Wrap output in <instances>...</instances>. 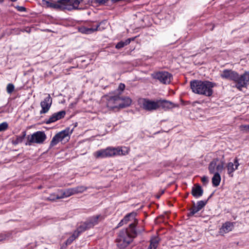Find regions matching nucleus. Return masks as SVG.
Here are the masks:
<instances>
[{"instance_id":"15","label":"nucleus","mask_w":249,"mask_h":249,"mask_svg":"<svg viewBox=\"0 0 249 249\" xmlns=\"http://www.w3.org/2000/svg\"><path fill=\"white\" fill-rule=\"evenodd\" d=\"M206 202L201 200L198 201L196 205H194L190 209L188 215L190 216L194 215L199 211L206 205Z\"/></svg>"},{"instance_id":"19","label":"nucleus","mask_w":249,"mask_h":249,"mask_svg":"<svg viewBox=\"0 0 249 249\" xmlns=\"http://www.w3.org/2000/svg\"><path fill=\"white\" fill-rule=\"evenodd\" d=\"M103 218V216L100 214L94 215L89 217L88 220L86 221V222L89 228H91L94 226L97 225L98 223L99 220H101Z\"/></svg>"},{"instance_id":"12","label":"nucleus","mask_w":249,"mask_h":249,"mask_svg":"<svg viewBox=\"0 0 249 249\" xmlns=\"http://www.w3.org/2000/svg\"><path fill=\"white\" fill-rule=\"evenodd\" d=\"M121 101L120 97L118 96H110L107 98V106L108 108L113 109L119 108V102Z\"/></svg>"},{"instance_id":"29","label":"nucleus","mask_w":249,"mask_h":249,"mask_svg":"<svg viewBox=\"0 0 249 249\" xmlns=\"http://www.w3.org/2000/svg\"><path fill=\"white\" fill-rule=\"evenodd\" d=\"M133 39H134L133 38H129L127 39L126 40H125L124 41H120L116 45L115 48L117 49H121V48L124 47V46L129 44L130 43L131 41L133 40Z\"/></svg>"},{"instance_id":"35","label":"nucleus","mask_w":249,"mask_h":249,"mask_svg":"<svg viewBox=\"0 0 249 249\" xmlns=\"http://www.w3.org/2000/svg\"><path fill=\"white\" fill-rule=\"evenodd\" d=\"M223 168H224V165H223V162L221 163V164H217L216 163V171H217V172H221L222 171V170L223 169Z\"/></svg>"},{"instance_id":"10","label":"nucleus","mask_w":249,"mask_h":249,"mask_svg":"<svg viewBox=\"0 0 249 249\" xmlns=\"http://www.w3.org/2000/svg\"><path fill=\"white\" fill-rule=\"evenodd\" d=\"M52 104V99L49 94H47V97L41 102L40 106L41 110L40 111V114L47 113L50 109Z\"/></svg>"},{"instance_id":"27","label":"nucleus","mask_w":249,"mask_h":249,"mask_svg":"<svg viewBox=\"0 0 249 249\" xmlns=\"http://www.w3.org/2000/svg\"><path fill=\"white\" fill-rule=\"evenodd\" d=\"M89 229L90 228L86 221L78 226L75 231H76L79 235L82 232Z\"/></svg>"},{"instance_id":"40","label":"nucleus","mask_w":249,"mask_h":249,"mask_svg":"<svg viewBox=\"0 0 249 249\" xmlns=\"http://www.w3.org/2000/svg\"><path fill=\"white\" fill-rule=\"evenodd\" d=\"M201 181L204 183H207L208 182V178L207 177L204 176L201 178Z\"/></svg>"},{"instance_id":"7","label":"nucleus","mask_w":249,"mask_h":249,"mask_svg":"<svg viewBox=\"0 0 249 249\" xmlns=\"http://www.w3.org/2000/svg\"><path fill=\"white\" fill-rule=\"evenodd\" d=\"M151 76L154 79L158 80L164 84H169L172 79V74L165 71L154 72L151 74Z\"/></svg>"},{"instance_id":"13","label":"nucleus","mask_w":249,"mask_h":249,"mask_svg":"<svg viewBox=\"0 0 249 249\" xmlns=\"http://www.w3.org/2000/svg\"><path fill=\"white\" fill-rule=\"evenodd\" d=\"M234 227V223L227 221L223 223L219 229V233L221 235H224L225 234L232 231Z\"/></svg>"},{"instance_id":"26","label":"nucleus","mask_w":249,"mask_h":249,"mask_svg":"<svg viewBox=\"0 0 249 249\" xmlns=\"http://www.w3.org/2000/svg\"><path fill=\"white\" fill-rule=\"evenodd\" d=\"M221 177L220 174L218 172L215 173L212 178L213 185L217 187L219 185Z\"/></svg>"},{"instance_id":"6","label":"nucleus","mask_w":249,"mask_h":249,"mask_svg":"<svg viewBox=\"0 0 249 249\" xmlns=\"http://www.w3.org/2000/svg\"><path fill=\"white\" fill-rule=\"evenodd\" d=\"M234 83H235V87L239 90H241L243 88H247L249 85V71H246L242 74L238 75L235 79Z\"/></svg>"},{"instance_id":"36","label":"nucleus","mask_w":249,"mask_h":249,"mask_svg":"<svg viewBox=\"0 0 249 249\" xmlns=\"http://www.w3.org/2000/svg\"><path fill=\"white\" fill-rule=\"evenodd\" d=\"M240 130L246 132H249V125H241L240 126Z\"/></svg>"},{"instance_id":"22","label":"nucleus","mask_w":249,"mask_h":249,"mask_svg":"<svg viewBox=\"0 0 249 249\" xmlns=\"http://www.w3.org/2000/svg\"><path fill=\"white\" fill-rule=\"evenodd\" d=\"M59 193L60 194L61 199L68 197L74 195L72 188H69L65 190H60L59 191Z\"/></svg>"},{"instance_id":"37","label":"nucleus","mask_w":249,"mask_h":249,"mask_svg":"<svg viewBox=\"0 0 249 249\" xmlns=\"http://www.w3.org/2000/svg\"><path fill=\"white\" fill-rule=\"evenodd\" d=\"M9 236V235L5 234V233H1L0 234V241H3L4 240L8 238Z\"/></svg>"},{"instance_id":"21","label":"nucleus","mask_w":249,"mask_h":249,"mask_svg":"<svg viewBox=\"0 0 249 249\" xmlns=\"http://www.w3.org/2000/svg\"><path fill=\"white\" fill-rule=\"evenodd\" d=\"M203 192L201 187L199 185L196 184L192 188V194L196 198H198L201 196L203 194Z\"/></svg>"},{"instance_id":"1","label":"nucleus","mask_w":249,"mask_h":249,"mask_svg":"<svg viewBox=\"0 0 249 249\" xmlns=\"http://www.w3.org/2000/svg\"><path fill=\"white\" fill-rule=\"evenodd\" d=\"M129 148L125 146H108L94 152L93 156L96 159H105L116 156H125L128 154Z\"/></svg>"},{"instance_id":"23","label":"nucleus","mask_w":249,"mask_h":249,"mask_svg":"<svg viewBox=\"0 0 249 249\" xmlns=\"http://www.w3.org/2000/svg\"><path fill=\"white\" fill-rule=\"evenodd\" d=\"M160 239L158 236H154L151 238L150 245L148 249H156L158 247Z\"/></svg>"},{"instance_id":"11","label":"nucleus","mask_w":249,"mask_h":249,"mask_svg":"<svg viewBox=\"0 0 249 249\" xmlns=\"http://www.w3.org/2000/svg\"><path fill=\"white\" fill-rule=\"evenodd\" d=\"M66 115V112L64 110H61L53 114L48 119H46V124H50L54 123L62 118H63Z\"/></svg>"},{"instance_id":"42","label":"nucleus","mask_w":249,"mask_h":249,"mask_svg":"<svg viewBox=\"0 0 249 249\" xmlns=\"http://www.w3.org/2000/svg\"><path fill=\"white\" fill-rule=\"evenodd\" d=\"M4 1V0H0V3H2Z\"/></svg>"},{"instance_id":"8","label":"nucleus","mask_w":249,"mask_h":249,"mask_svg":"<svg viewBox=\"0 0 249 249\" xmlns=\"http://www.w3.org/2000/svg\"><path fill=\"white\" fill-rule=\"evenodd\" d=\"M139 103L143 109L151 111L158 109V100L153 101L146 98L140 100Z\"/></svg>"},{"instance_id":"24","label":"nucleus","mask_w":249,"mask_h":249,"mask_svg":"<svg viewBox=\"0 0 249 249\" xmlns=\"http://www.w3.org/2000/svg\"><path fill=\"white\" fill-rule=\"evenodd\" d=\"M121 101L119 102V108H124L128 107L131 103V99L129 97L121 98Z\"/></svg>"},{"instance_id":"43","label":"nucleus","mask_w":249,"mask_h":249,"mask_svg":"<svg viewBox=\"0 0 249 249\" xmlns=\"http://www.w3.org/2000/svg\"><path fill=\"white\" fill-rule=\"evenodd\" d=\"M11 0L12 1H13V2H15V1H16L17 0Z\"/></svg>"},{"instance_id":"28","label":"nucleus","mask_w":249,"mask_h":249,"mask_svg":"<svg viewBox=\"0 0 249 249\" xmlns=\"http://www.w3.org/2000/svg\"><path fill=\"white\" fill-rule=\"evenodd\" d=\"M218 161V159H214L209 164V170L211 174H214L216 171V162Z\"/></svg>"},{"instance_id":"31","label":"nucleus","mask_w":249,"mask_h":249,"mask_svg":"<svg viewBox=\"0 0 249 249\" xmlns=\"http://www.w3.org/2000/svg\"><path fill=\"white\" fill-rule=\"evenodd\" d=\"M72 188L73 189L74 194H76L78 193H82L86 191L88 189V187L84 186H79Z\"/></svg>"},{"instance_id":"32","label":"nucleus","mask_w":249,"mask_h":249,"mask_svg":"<svg viewBox=\"0 0 249 249\" xmlns=\"http://www.w3.org/2000/svg\"><path fill=\"white\" fill-rule=\"evenodd\" d=\"M61 199L60 194H52L49 197L46 198V200L54 201L56 199Z\"/></svg>"},{"instance_id":"14","label":"nucleus","mask_w":249,"mask_h":249,"mask_svg":"<svg viewBox=\"0 0 249 249\" xmlns=\"http://www.w3.org/2000/svg\"><path fill=\"white\" fill-rule=\"evenodd\" d=\"M239 165L240 164L237 158L234 160L233 162H230L228 163L227 165V168L228 170V174L230 177H233V173L238 169Z\"/></svg>"},{"instance_id":"20","label":"nucleus","mask_w":249,"mask_h":249,"mask_svg":"<svg viewBox=\"0 0 249 249\" xmlns=\"http://www.w3.org/2000/svg\"><path fill=\"white\" fill-rule=\"evenodd\" d=\"M83 0H61V3L66 6H70L71 7H68V9H71V8H77L79 4Z\"/></svg>"},{"instance_id":"5","label":"nucleus","mask_w":249,"mask_h":249,"mask_svg":"<svg viewBox=\"0 0 249 249\" xmlns=\"http://www.w3.org/2000/svg\"><path fill=\"white\" fill-rule=\"evenodd\" d=\"M26 145H31L33 143L42 144L46 139V135L44 132L38 131L32 135H29L27 137Z\"/></svg>"},{"instance_id":"33","label":"nucleus","mask_w":249,"mask_h":249,"mask_svg":"<svg viewBox=\"0 0 249 249\" xmlns=\"http://www.w3.org/2000/svg\"><path fill=\"white\" fill-rule=\"evenodd\" d=\"M15 87L13 84H8L6 87L7 92L10 94L14 90Z\"/></svg>"},{"instance_id":"25","label":"nucleus","mask_w":249,"mask_h":249,"mask_svg":"<svg viewBox=\"0 0 249 249\" xmlns=\"http://www.w3.org/2000/svg\"><path fill=\"white\" fill-rule=\"evenodd\" d=\"M26 133L25 131H23L20 135L17 136L16 138H13L12 143L14 145H17L21 143L26 136Z\"/></svg>"},{"instance_id":"18","label":"nucleus","mask_w":249,"mask_h":249,"mask_svg":"<svg viewBox=\"0 0 249 249\" xmlns=\"http://www.w3.org/2000/svg\"><path fill=\"white\" fill-rule=\"evenodd\" d=\"M99 27L100 24H98L93 25L91 27L82 26L79 28V31L83 34H90L96 31L100 30Z\"/></svg>"},{"instance_id":"34","label":"nucleus","mask_w":249,"mask_h":249,"mask_svg":"<svg viewBox=\"0 0 249 249\" xmlns=\"http://www.w3.org/2000/svg\"><path fill=\"white\" fill-rule=\"evenodd\" d=\"M8 125L6 122L0 124V132L5 130L8 128Z\"/></svg>"},{"instance_id":"16","label":"nucleus","mask_w":249,"mask_h":249,"mask_svg":"<svg viewBox=\"0 0 249 249\" xmlns=\"http://www.w3.org/2000/svg\"><path fill=\"white\" fill-rule=\"evenodd\" d=\"M158 108L161 107L164 110H167L176 107L173 103L165 100H158Z\"/></svg>"},{"instance_id":"41","label":"nucleus","mask_w":249,"mask_h":249,"mask_svg":"<svg viewBox=\"0 0 249 249\" xmlns=\"http://www.w3.org/2000/svg\"><path fill=\"white\" fill-rule=\"evenodd\" d=\"M108 0H96V1L98 3H105Z\"/></svg>"},{"instance_id":"17","label":"nucleus","mask_w":249,"mask_h":249,"mask_svg":"<svg viewBox=\"0 0 249 249\" xmlns=\"http://www.w3.org/2000/svg\"><path fill=\"white\" fill-rule=\"evenodd\" d=\"M136 213L134 212H132L126 214L124 218L121 220V221L119 223L118 225V227H121L124 224L127 223L129 221H135V217L136 216Z\"/></svg>"},{"instance_id":"30","label":"nucleus","mask_w":249,"mask_h":249,"mask_svg":"<svg viewBox=\"0 0 249 249\" xmlns=\"http://www.w3.org/2000/svg\"><path fill=\"white\" fill-rule=\"evenodd\" d=\"M79 236L78 233H77L76 231H74L72 234L70 236L69 238L66 240L65 242V244L66 245H70L72 243V242L76 239Z\"/></svg>"},{"instance_id":"39","label":"nucleus","mask_w":249,"mask_h":249,"mask_svg":"<svg viewBox=\"0 0 249 249\" xmlns=\"http://www.w3.org/2000/svg\"><path fill=\"white\" fill-rule=\"evenodd\" d=\"M124 88H125V85L123 83H120L119 86V87H118L119 89L123 91L124 90Z\"/></svg>"},{"instance_id":"4","label":"nucleus","mask_w":249,"mask_h":249,"mask_svg":"<svg viewBox=\"0 0 249 249\" xmlns=\"http://www.w3.org/2000/svg\"><path fill=\"white\" fill-rule=\"evenodd\" d=\"M71 132L70 128H67L56 134L52 138L50 147H53L57 144L59 142L65 143L69 141Z\"/></svg>"},{"instance_id":"2","label":"nucleus","mask_w":249,"mask_h":249,"mask_svg":"<svg viewBox=\"0 0 249 249\" xmlns=\"http://www.w3.org/2000/svg\"><path fill=\"white\" fill-rule=\"evenodd\" d=\"M214 86V83L206 80H194L190 82V87L193 92L207 97L213 95Z\"/></svg>"},{"instance_id":"9","label":"nucleus","mask_w":249,"mask_h":249,"mask_svg":"<svg viewBox=\"0 0 249 249\" xmlns=\"http://www.w3.org/2000/svg\"><path fill=\"white\" fill-rule=\"evenodd\" d=\"M238 72L231 69H225L220 71V76L223 79L232 81L234 82Z\"/></svg>"},{"instance_id":"3","label":"nucleus","mask_w":249,"mask_h":249,"mask_svg":"<svg viewBox=\"0 0 249 249\" xmlns=\"http://www.w3.org/2000/svg\"><path fill=\"white\" fill-rule=\"evenodd\" d=\"M136 225L132 223L128 229L121 231L116 239L117 246L120 248L127 247L137 235L138 232L135 229Z\"/></svg>"},{"instance_id":"38","label":"nucleus","mask_w":249,"mask_h":249,"mask_svg":"<svg viewBox=\"0 0 249 249\" xmlns=\"http://www.w3.org/2000/svg\"><path fill=\"white\" fill-rule=\"evenodd\" d=\"M16 8L18 10V11L19 12H25L26 11V8L23 6H17L16 7Z\"/></svg>"}]
</instances>
